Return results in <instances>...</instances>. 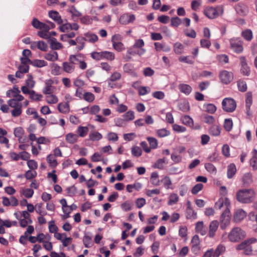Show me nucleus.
<instances>
[{"label":"nucleus","mask_w":257,"mask_h":257,"mask_svg":"<svg viewBox=\"0 0 257 257\" xmlns=\"http://www.w3.org/2000/svg\"><path fill=\"white\" fill-rule=\"evenodd\" d=\"M82 98L86 101L91 102L94 100L95 96L94 94L91 92H85L83 94Z\"/></svg>","instance_id":"obj_54"},{"label":"nucleus","mask_w":257,"mask_h":257,"mask_svg":"<svg viewBox=\"0 0 257 257\" xmlns=\"http://www.w3.org/2000/svg\"><path fill=\"white\" fill-rule=\"evenodd\" d=\"M237 86L239 91L244 92L247 89V85L245 81L239 80L237 82Z\"/></svg>","instance_id":"obj_63"},{"label":"nucleus","mask_w":257,"mask_h":257,"mask_svg":"<svg viewBox=\"0 0 257 257\" xmlns=\"http://www.w3.org/2000/svg\"><path fill=\"white\" fill-rule=\"evenodd\" d=\"M182 122L183 124L187 126L192 127L193 125V120L189 115H185L181 118Z\"/></svg>","instance_id":"obj_40"},{"label":"nucleus","mask_w":257,"mask_h":257,"mask_svg":"<svg viewBox=\"0 0 257 257\" xmlns=\"http://www.w3.org/2000/svg\"><path fill=\"white\" fill-rule=\"evenodd\" d=\"M115 59L114 54L110 51H102V59H106L108 61H112Z\"/></svg>","instance_id":"obj_35"},{"label":"nucleus","mask_w":257,"mask_h":257,"mask_svg":"<svg viewBox=\"0 0 257 257\" xmlns=\"http://www.w3.org/2000/svg\"><path fill=\"white\" fill-rule=\"evenodd\" d=\"M22 193L26 198H31L34 194V191L32 189L26 188L21 190Z\"/></svg>","instance_id":"obj_56"},{"label":"nucleus","mask_w":257,"mask_h":257,"mask_svg":"<svg viewBox=\"0 0 257 257\" xmlns=\"http://www.w3.org/2000/svg\"><path fill=\"white\" fill-rule=\"evenodd\" d=\"M217 60L221 63H227L229 61L228 56L225 54H221L217 56Z\"/></svg>","instance_id":"obj_62"},{"label":"nucleus","mask_w":257,"mask_h":257,"mask_svg":"<svg viewBox=\"0 0 257 257\" xmlns=\"http://www.w3.org/2000/svg\"><path fill=\"white\" fill-rule=\"evenodd\" d=\"M78 135L77 134L69 133L66 136V141L70 144H74L77 142Z\"/></svg>","instance_id":"obj_34"},{"label":"nucleus","mask_w":257,"mask_h":257,"mask_svg":"<svg viewBox=\"0 0 257 257\" xmlns=\"http://www.w3.org/2000/svg\"><path fill=\"white\" fill-rule=\"evenodd\" d=\"M33 26L37 29L43 30L48 31L50 29L49 25L41 22L37 19L34 18L32 22Z\"/></svg>","instance_id":"obj_14"},{"label":"nucleus","mask_w":257,"mask_h":257,"mask_svg":"<svg viewBox=\"0 0 257 257\" xmlns=\"http://www.w3.org/2000/svg\"><path fill=\"white\" fill-rule=\"evenodd\" d=\"M203 107L206 111L211 114L214 113L216 110V107L214 104L212 103L204 104Z\"/></svg>","instance_id":"obj_43"},{"label":"nucleus","mask_w":257,"mask_h":257,"mask_svg":"<svg viewBox=\"0 0 257 257\" xmlns=\"http://www.w3.org/2000/svg\"><path fill=\"white\" fill-rule=\"evenodd\" d=\"M8 104L9 106L13 108L18 107H22V103L20 102H18L15 99H11L8 101Z\"/></svg>","instance_id":"obj_47"},{"label":"nucleus","mask_w":257,"mask_h":257,"mask_svg":"<svg viewBox=\"0 0 257 257\" xmlns=\"http://www.w3.org/2000/svg\"><path fill=\"white\" fill-rule=\"evenodd\" d=\"M230 48L236 53H240L243 50L242 41L238 39H231L229 40Z\"/></svg>","instance_id":"obj_7"},{"label":"nucleus","mask_w":257,"mask_h":257,"mask_svg":"<svg viewBox=\"0 0 257 257\" xmlns=\"http://www.w3.org/2000/svg\"><path fill=\"white\" fill-rule=\"evenodd\" d=\"M7 134L6 130H0V143L8 144L9 143L8 139L5 137Z\"/></svg>","instance_id":"obj_48"},{"label":"nucleus","mask_w":257,"mask_h":257,"mask_svg":"<svg viewBox=\"0 0 257 257\" xmlns=\"http://www.w3.org/2000/svg\"><path fill=\"white\" fill-rule=\"evenodd\" d=\"M254 197V192L252 189H242L236 193V199L242 203H248L252 201Z\"/></svg>","instance_id":"obj_2"},{"label":"nucleus","mask_w":257,"mask_h":257,"mask_svg":"<svg viewBox=\"0 0 257 257\" xmlns=\"http://www.w3.org/2000/svg\"><path fill=\"white\" fill-rule=\"evenodd\" d=\"M178 88L182 93L186 95H189L192 90L191 86L184 83L180 84L178 85Z\"/></svg>","instance_id":"obj_22"},{"label":"nucleus","mask_w":257,"mask_h":257,"mask_svg":"<svg viewBox=\"0 0 257 257\" xmlns=\"http://www.w3.org/2000/svg\"><path fill=\"white\" fill-rule=\"evenodd\" d=\"M230 203L227 198L221 197L214 205V207L217 209H224V210L230 209Z\"/></svg>","instance_id":"obj_8"},{"label":"nucleus","mask_w":257,"mask_h":257,"mask_svg":"<svg viewBox=\"0 0 257 257\" xmlns=\"http://www.w3.org/2000/svg\"><path fill=\"white\" fill-rule=\"evenodd\" d=\"M43 96L41 94L36 93L34 90L31 91V93L30 95V98L35 101H40L42 99Z\"/></svg>","instance_id":"obj_55"},{"label":"nucleus","mask_w":257,"mask_h":257,"mask_svg":"<svg viewBox=\"0 0 257 257\" xmlns=\"http://www.w3.org/2000/svg\"><path fill=\"white\" fill-rule=\"evenodd\" d=\"M49 43L52 50H59L63 47L62 44L58 42L54 38H50Z\"/></svg>","instance_id":"obj_20"},{"label":"nucleus","mask_w":257,"mask_h":257,"mask_svg":"<svg viewBox=\"0 0 257 257\" xmlns=\"http://www.w3.org/2000/svg\"><path fill=\"white\" fill-rule=\"evenodd\" d=\"M204 14L209 19H214L223 13L221 7H210L204 10Z\"/></svg>","instance_id":"obj_6"},{"label":"nucleus","mask_w":257,"mask_h":257,"mask_svg":"<svg viewBox=\"0 0 257 257\" xmlns=\"http://www.w3.org/2000/svg\"><path fill=\"white\" fill-rule=\"evenodd\" d=\"M142 188V184L140 183H135L133 185H127L126 189L127 192H132L133 189H134L136 190H139Z\"/></svg>","instance_id":"obj_46"},{"label":"nucleus","mask_w":257,"mask_h":257,"mask_svg":"<svg viewBox=\"0 0 257 257\" xmlns=\"http://www.w3.org/2000/svg\"><path fill=\"white\" fill-rule=\"evenodd\" d=\"M155 49L157 51L163 50L164 52H169L171 50L170 47L165 44H162L158 42L154 43Z\"/></svg>","instance_id":"obj_27"},{"label":"nucleus","mask_w":257,"mask_h":257,"mask_svg":"<svg viewBox=\"0 0 257 257\" xmlns=\"http://www.w3.org/2000/svg\"><path fill=\"white\" fill-rule=\"evenodd\" d=\"M220 81L224 84L229 83L233 79V75L232 72L226 70H223L219 73Z\"/></svg>","instance_id":"obj_10"},{"label":"nucleus","mask_w":257,"mask_h":257,"mask_svg":"<svg viewBox=\"0 0 257 257\" xmlns=\"http://www.w3.org/2000/svg\"><path fill=\"white\" fill-rule=\"evenodd\" d=\"M49 16L59 24L62 23L63 21L59 13L55 11H51L49 12Z\"/></svg>","instance_id":"obj_21"},{"label":"nucleus","mask_w":257,"mask_h":257,"mask_svg":"<svg viewBox=\"0 0 257 257\" xmlns=\"http://www.w3.org/2000/svg\"><path fill=\"white\" fill-rule=\"evenodd\" d=\"M54 81L52 79H46L44 81L45 86L43 88L42 92L45 94H50L52 93L55 87L53 86Z\"/></svg>","instance_id":"obj_11"},{"label":"nucleus","mask_w":257,"mask_h":257,"mask_svg":"<svg viewBox=\"0 0 257 257\" xmlns=\"http://www.w3.org/2000/svg\"><path fill=\"white\" fill-rule=\"evenodd\" d=\"M257 242L254 237L245 240L236 246L237 250H242L245 255H251L253 250V244Z\"/></svg>","instance_id":"obj_1"},{"label":"nucleus","mask_w":257,"mask_h":257,"mask_svg":"<svg viewBox=\"0 0 257 257\" xmlns=\"http://www.w3.org/2000/svg\"><path fill=\"white\" fill-rule=\"evenodd\" d=\"M44 58L48 61L54 62L58 59V54L57 52L51 51L46 53L44 56Z\"/></svg>","instance_id":"obj_25"},{"label":"nucleus","mask_w":257,"mask_h":257,"mask_svg":"<svg viewBox=\"0 0 257 257\" xmlns=\"http://www.w3.org/2000/svg\"><path fill=\"white\" fill-rule=\"evenodd\" d=\"M26 86L30 87V89H32L35 85V81L33 79V77L31 74H28L27 75V78L26 80Z\"/></svg>","instance_id":"obj_42"},{"label":"nucleus","mask_w":257,"mask_h":257,"mask_svg":"<svg viewBox=\"0 0 257 257\" xmlns=\"http://www.w3.org/2000/svg\"><path fill=\"white\" fill-rule=\"evenodd\" d=\"M241 35L247 41H250L253 38L252 31L248 29L242 31Z\"/></svg>","instance_id":"obj_28"},{"label":"nucleus","mask_w":257,"mask_h":257,"mask_svg":"<svg viewBox=\"0 0 257 257\" xmlns=\"http://www.w3.org/2000/svg\"><path fill=\"white\" fill-rule=\"evenodd\" d=\"M83 242L84 244V246L87 247L89 248L92 245V242H91V237L89 236L88 235H85L83 239Z\"/></svg>","instance_id":"obj_57"},{"label":"nucleus","mask_w":257,"mask_h":257,"mask_svg":"<svg viewBox=\"0 0 257 257\" xmlns=\"http://www.w3.org/2000/svg\"><path fill=\"white\" fill-rule=\"evenodd\" d=\"M51 74L53 75H58L60 74L61 67L57 64H53L51 66Z\"/></svg>","instance_id":"obj_52"},{"label":"nucleus","mask_w":257,"mask_h":257,"mask_svg":"<svg viewBox=\"0 0 257 257\" xmlns=\"http://www.w3.org/2000/svg\"><path fill=\"white\" fill-rule=\"evenodd\" d=\"M20 90L16 85L14 86L12 89H10L7 92V96L8 97H13L14 95H16L18 93H20Z\"/></svg>","instance_id":"obj_39"},{"label":"nucleus","mask_w":257,"mask_h":257,"mask_svg":"<svg viewBox=\"0 0 257 257\" xmlns=\"http://www.w3.org/2000/svg\"><path fill=\"white\" fill-rule=\"evenodd\" d=\"M236 107L235 100L231 98H225L222 101V107L226 112H232Z\"/></svg>","instance_id":"obj_5"},{"label":"nucleus","mask_w":257,"mask_h":257,"mask_svg":"<svg viewBox=\"0 0 257 257\" xmlns=\"http://www.w3.org/2000/svg\"><path fill=\"white\" fill-rule=\"evenodd\" d=\"M79 55H71L69 57V62L75 67V65L78 64L79 59Z\"/></svg>","instance_id":"obj_49"},{"label":"nucleus","mask_w":257,"mask_h":257,"mask_svg":"<svg viewBox=\"0 0 257 257\" xmlns=\"http://www.w3.org/2000/svg\"><path fill=\"white\" fill-rule=\"evenodd\" d=\"M192 249L193 251L195 250H198L199 249V245L200 244V240L199 236L197 235H195L193 236L191 240Z\"/></svg>","instance_id":"obj_29"},{"label":"nucleus","mask_w":257,"mask_h":257,"mask_svg":"<svg viewBox=\"0 0 257 257\" xmlns=\"http://www.w3.org/2000/svg\"><path fill=\"white\" fill-rule=\"evenodd\" d=\"M245 236V232L240 227L233 228L228 233V238L231 242H238Z\"/></svg>","instance_id":"obj_3"},{"label":"nucleus","mask_w":257,"mask_h":257,"mask_svg":"<svg viewBox=\"0 0 257 257\" xmlns=\"http://www.w3.org/2000/svg\"><path fill=\"white\" fill-rule=\"evenodd\" d=\"M2 204L6 207L10 205L15 207L18 205L19 201L14 196H11L10 198L4 196L2 197Z\"/></svg>","instance_id":"obj_12"},{"label":"nucleus","mask_w":257,"mask_h":257,"mask_svg":"<svg viewBox=\"0 0 257 257\" xmlns=\"http://www.w3.org/2000/svg\"><path fill=\"white\" fill-rule=\"evenodd\" d=\"M179 199V196L176 193H171L169 196L168 204L170 206L176 204L178 202Z\"/></svg>","instance_id":"obj_33"},{"label":"nucleus","mask_w":257,"mask_h":257,"mask_svg":"<svg viewBox=\"0 0 257 257\" xmlns=\"http://www.w3.org/2000/svg\"><path fill=\"white\" fill-rule=\"evenodd\" d=\"M135 20L136 17L135 15L130 13H125L120 16L119 19V22L121 25H126L133 23Z\"/></svg>","instance_id":"obj_9"},{"label":"nucleus","mask_w":257,"mask_h":257,"mask_svg":"<svg viewBox=\"0 0 257 257\" xmlns=\"http://www.w3.org/2000/svg\"><path fill=\"white\" fill-rule=\"evenodd\" d=\"M102 135L98 132H93L90 134L89 138L92 141H98L101 139Z\"/></svg>","instance_id":"obj_59"},{"label":"nucleus","mask_w":257,"mask_h":257,"mask_svg":"<svg viewBox=\"0 0 257 257\" xmlns=\"http://www.w3.org/2000/svg\"><path fill=\"white\" fill-rule=\"evenodd\" d=\"M47 161L52 167H55L57 165V162L52 155H49L47 157Z\"/></svg>","instance_id":"obj_58"},{"label":"nucleus","mask_w":257,"mask_h":257,"mask_svg":"<svg viewBox=\"0 0 257 257\" xmlns=\"http://www.w3.org/2000/svg\"><path fill=\"white\" fill-rule=\"evenodd\" d=\"M138 91L139 95L143 96L146 95L150 92L151 89L147 86H140L138 87Z\"/></svg>","instance_id":"obj_45"},{"label":"nucleus","mask_w":257,"mask_h":257,"mask_svg":"<svg viewBox=\"0 0 257 257\" xmlns=\"http://www.w3.org/2000/svg\"><path fill=\"white\" fill-rule=\"evenodd\" d=\"M85 40L84 37L79 36L76 38V44H78L77 46L76 47V50L77 51H79L82 50L85 47Z\"/></svg>","instance_id":"obj_31"},{"label":"nucleus","mask_w":257,"mask_h":257,"mask_svg":"<svg viewBox=\"0 0 257 257\" xmlns=\"http://www.w3.org/2000/svg\"><path fill=\"white\" fill-rule=\"evenodd\" d=\"M195 231L197 233L200 234L201 235H205L207 233L203 221H198L196 223Z\"/></svg>","instance_id":"obj_18"},{"label":"nucleus","mask_w":257,"mask_h":257,"mask_svg":"<svg viewBox=\"0 0 257 257\" xmlns=\"http://www.w3.org/2000/svg\"><path fill=\"white\" fill-rule=\"evenodd\" d=\"M113 48L118 52H120L124 50L125 48L122 43L117 42L112 44Z\"/></svg>","instance_id":"obj_60"},{"label":"nucleus","mask_w":257,"mask_h":257,"mask_svg":"<svg viewBox=\"0 0 257 257\" xmlns=\"http://www.w3.org/2000/svg\"><path fill=\"white\" fill-rule=\"evenodd\" d=\"M247 215V213L242 209L236 210L233 215V220L235 222H239L244 219Z\"/></svg>","instance_id":"obj_13"},{"label":"nucleus","mask_w":257,"mask_h":257,"mask_svg":"<svg viewBox=\"0 0 257 257\" xmlns=\"http://www.w3.org/2000/svg\"><path fill=\"white\" fill-rule=\"evenodd\" d=\"M203 187V184L201 183L197 184L192 188L191 192L193 194H197L202 189Z\"/></svg>","instance_id":"obj_64"},{"label":"nucleus","mask_w":257,"mask_h":257,"mask_svg":"<svg viewBox=\"0 0 257 257\" xmlns=\"http://www.w3.org/2000/svg\"><path fill=\"white\" fill-rule=\"evenodd\" d=\"M184 46L179 42H176L174 44L173 49L176 54H181L183 53Z\"/></svg>","instance_id":"obj_37"},{"label":"nucleus","mask_w":257,"mask_h":257,"mask_svg":"<svg viewBox=\"0 0 257 257\" xmlns=\"http://www.w3.org/2000/svg\"><path fill=\"white\" fill-rule=\"evenodd\" d=\"M84 36L85 41H88L90 43H93L98 41V37L95 34L88 32L85 33Z\"/></svg>","instance_id":"obj_23"},{"label":"nucleus","mask_w":257,"mask_h":257,"mask_svg":"<svg viewBox=\"0 0 257 257\" xmlns=\"http://www.w3.org/2000/svg\"><path fill=\"white\" fill-rule=\"evenodd\" d=\"M252 156L250 160V165L253 170H257V150L253 149L252 152Z\"/></svg>","instance_id":"obj_24"},{"label":"nucleus","mask_w":257,"mask_h":257,"mask_svg":"<svg viewBox=\"0 0 257 257\" xmlns=\"http://www.w3.org/2000/svg\"><path fill=\"white\" fill-rule=\"evenodd\" d=\"M236 171L235 166L231 164L228 166L227 169V177L228 178H231L235 174Z\"/></svg>","instance_id":"obj_44"},{"label":"nucleus","mask_w":257,"mask_h":257,"mask_svg":"<svg viewBox=\"0 0 257 257\" xmlns=\"http://www.w3.org/2000/svg\"><path fill=\"white\" fill-rule=\"evenodd\" d=\"M231 220V214L230 209L224 210L221 214L220 219V227L222 230L225 229L230 224Z\"/></svg>","instance_id":"obj_4"},{"label":"nucleus","mask_w":257,"mask_h":257,"mask_svg":"<svg viewBox=\"0 0 257 257\" xmlns=\"http://www.w3.org/2000/svg\"><path fill=\"white\" fill-rule=\"evenodd\" d=\"M151 183L155 186H159L160 184V180L159 179V175L157 172H153L151 174L150 178Z\"/></svg>","instance_id":"obj_41"},{"label":"nucleus","mask_w":257,"mask_h":257,"mask_svg":"<svg viewBox=\"0 0 257 257\" xmlns=\"http://www.w3.org/2000/svg\"><path fill=\"white\" fill-rule=\"evenodd\" d=\"M45 100L48 103L51 104L57 103L58 101V97L52 93L48 94L45 97Z\"/></svg>","instance_id":"obj_36"},{"label":"nucleus","mask_w":257,"mask_h":257,"mask_svg":"<svg viewBox=\"0 0 257 257\" xmlns=\"http://www.w3.org/2000/svg\"><path fill=\"white\" fill-rule=\"evenodd\" d=\"M132 153L134 156L138 157L141 156L142 151L140 147L136 146L132 148Z\"/></svg>","instance_id":"obj_61"},{"label":"nucleus","mask_w":257,"mask_h":257,"mask_svg":"<svg viewBox=\"0 0 257 257\" xmlns=\"http://www.w3.org/2000/svg\"><path fill=\"white\" fill-rule=\"evenodd\" d=\"M58 109L63 113H67L70 111L69 104L68 103H60L58 105Z\"/></svg>","instance_id":"obj_30"},{"label":"nucleus","mask_w":257,"mask_h":257,"mask_svg":"<svg viewBox=\"0 0 257 257\" xmlns=\"http://www.w3.org/2000/svg\"><path fill=\"white\" fill-rule=\"evenodd\" d=\"M127 53L131 55H138L142 56L144 55L146 52L145 49H138L137 48H134L133 46L128 49Z\"/></svg>","instance_id":"obj_19"},{"label":"nucleus","mask_w":257,"mask_h":257,"mask_svg":"<svg viewBox=\"0 0 257 257\" xmlns=\"http://www.w3.org/2000/svg\"><path fill=\"white\" fill-rule=\"evenodd\" d=\"M42 205L43 204L42 203H39L36 205V207H37L36 212L41 215L38 217V221L40 224H44L46 223V220L43 216L46 215L47 212L41 211Z\"/></svg>","instance_id":"obj_16"},{"label":"nucleus","mask_w":257,"mask_h":257,"mask_svg":"<svg viewBox=\"0 0 257 257\" xmlns=\"http://www.w3.org/2000/svg\"><path fill=\"white\" fill-rule=\"evenodd\" d=\"M31 64L35 67L41 68L47 66V63L43 60L36 59L31 62Z\"/></svg>","instance_id":"obj_38"},{"label":"nucleus","mask_w":257,"mask_h":257,"mask_svg":"<svg viewBox=\"0 0 257 257\" xmlns=\"http://www.w3.org/2000/svg\"><path fill=\"white\" fill-rule=\"evenodd\" d=\"M62 68L64 71L67 73H72L75 69L69 62H64L62 63Z\"/></svg>","instance_id":"obj_26"},{"label":"nucleus","mask_w":257,"mask_h":257,"mask_svg":"<svg viewBox=\"0 0 257 257\" xmlns=\"http://www.w3.org/2000/svg\"><path fill=\"white\" fill-rule=\"evenodd\" d=\"M187 218L188 219H196L197 218V213L192 207H189L188 210H187Z\"/></svg>","instance_id":"obj_53"},{"label":"nucleus","mask_w":257,"mask_h":257,"mask_svg":"<svg viewBox=\"0 0 257 257\" xmlns=\"http://www.w3.org/2000/svg\"><path fill=\"white\" fill-rule=\"evenodd\" d=\"M123 118L124 120L129 121L133 120L135 118V115L134 111L129 110L123 115Z\"/></svg>","instance_id":"obj_51"},{"label":"nucleus","mask_w":257,"mask_h":257,"mask_svg":"<svg viewBox=\"0 0 257 257\" xmlns=\"http://www.w3.org/2000/svg\"><path fill=\"white\" fill-rule=\"evenodd\" d=\"M133 205L131 202L127 201L121 204V208L124 211H128L132 209Z\"/></svg>","instance_id":"obj_50"},{"label":"nucleus","mask_w":257,"mask_h":257,"mask_svg":"<svg viewBox=\"0 0 257 257\" xmlns=\"http://www.w3.org/2000/svg\"><path fill=\"white\" fill-rule=\"evenodd\" d=\"M218 227V222L217 220L212 221L209 226L208 235L209 237L212 238L215 236V232Z\"/></svg>","instance_id":"obj_15"},{"label":"nucleus","mask_w":257,"mask_h":257,"mask_svg":"<svg viewBox=\"0 0 257 257\" xmlns=\"http://www.w3.org/2000/svg\"><path fill=\"white\" fill-rule=\"evenodd\" d=\"M236 12L240 15H246L248 12L246 5L242 3H238L234 7Z\"/></svg>","instance_id":"obj_17"},{"label":"nucleus","mask_w":257,"mask_h":257,"mask_svg":"<svg viewBox=\"0 0 257 257\" xmlns=\"http://www.w3.org/2000/svg\"><path fill=\"white\" fill-rule=\"evenodd\" d=\"M225 246L223 244H219L215 250H213V257H218L225 251Z\"/></svg>","instance_id":"obj_32"}]
</instances>
